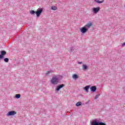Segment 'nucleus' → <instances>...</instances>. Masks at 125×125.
<instances>
[{"mask_svg":"<svg viewBox=\"0 0 125 125\" xmlns=\"http://www.w3.org/2000/svg\"><path fill=\"white\" fill-rule=\"evenodd\" d=\"M72 78H73V79H74L75 80H77V79L79 78V76L77 74H73Z\"/></svg>","mask_w":125,"mask_h":125,"instance_id":"nucleus-12","label":"nucleus"},{"mask_svg":"<svg viewBox=\"0 0 125 125\" xmlns=\"http://www.w3.org/2000/svg\"><path fill=\"white\" fill-rule=\"evenodd\" d=\"M17 114V112L14 110H12L10 111H9L8 113L7 114V116H14V115H16Z\"/></svg>","mask_w":125,"mask_h":125,"instance_id":"nucleus-3","label":"nucleus"},{"mask_svg":"<svg viewBox=\"0 0 125 125\" xmlns=\"http://www.w3.org/2000/svg\"><path fill=\"white\" fill-rule=\"evenodd\" d=\"M87 28H86L85 26H84L80 29V31L81 32H82L83 34H84L85 33H86L87 32Z\"/></svg>","mask_w":125,"mask_h":125,"instance_id":"nucleus-5","label":"nucleus"},{"mask_svg":"<svg viewBox=\"0 0 125 125\" xmlns=\"http://www.w3.org/2000/svg\"><path fill=\"white\" fill-rule=\"evenodd\" d=\"M89 87H90V85H86L84 87V90H85L86 92H88V89H89Z\"/></svg>","mask_w":125,"mask_h":125,"instance_id":"nucleus-11","label":"nucleus"},{"mask_svg":"<svg viewBox=\"0 0 125 125\" xmlns=\"http://www.w3.org/2000/svg\"><path fill=\"white\" fill-rule=\"evenodd\" d=\"M96 89H97L96 86H92L90 87V90L92 92H95V91H96Z\"/></svg>","mask_w":125,"mask_h":125,"instance_id":"nucleus-8","label":"nucleus"},{"mask_svg":"<svg viewBox=\"0 0 125 125\" xmlns=\"http://www.w3.org/2000/svg\"><path fill=\"white\" fill-rule=\"evenodd\" d=\"M51 8L52 10H57V7H56L55 6H52Z\"/></svg>","mask_w":125,"mask_h":125,"instance_id":"nucleus-14","label":"nucleus"},{"mask_svg":"<svg viewBox=\"0 0 125 125\" xmlns=\"http://www.w3.org/2000/svg\"><path fill=\"white\" fill-rule=\"evenodd\" d=\"M78 64H83V62H78Z\"/></svg>","mask_w":125,"mask_h":125,"instance_id":"nucleus-25","label":"nucleus"},{"mask_svg":"<svg viewBox=\"0 0 125 125\" xmlns=\"http://www.w3.org/2000/svg\"><path fill=\"white\" fill-rule=\"evenodd\" d=\"M92 26V23L89 22L87 23L86 25H85L84 27L87 28V29H89V28H90V27H91Z\"/></svg>","mask_w":125,"mask_h":125,"instance_id":"nucleus-9","label":"nucleus"},{"mask_svg":"<svg viewBox=\"0 0 125 125\" xmlns=\"http://www.w3.org/2000/svg\"><path fill=\"white\" fill-rule=\"evenodd\" d=\"M81 105H82V102H79L77 103V104H76V106L77 107H79V106H81Z\"/></svg>","mask_w":125,"mask_h":125,"instance_id":"nucleus-15","label":"nucleus"},{"mask_svg":"<svg viewBox=\"0 0 125 125\" xmlns=\"http://www.w3.org/2000/svg\"><path fill=\"white\" fill-rule=\"evenodd\" d=\"M82 69L83 71H86L87 69H88V67L86 64H83L82 65Z\"/></svg>","mask_w":125,"mask_h":125,"instance_id":"nucleus-10","label":"nucleus"},{"mask_svg":"<svg viewBox=\"0 0 125 125\" xmlns=\"http://www.w3.org/2000/svg\"><path fill=\"white\" fill-rule=\"evenodd\" d=\"M58 83H59V79L57 77H53L51 80V83L54 85H56L57 84H58Z\"/></svg>","mask_w":125,"mask_h":125,"instance_id":"nucleus-2","label":"nucleus"},{"mask_svg":"<svg viewBox=\"0 0 125 125\" xmlns=\"http://www.w3.org/2000/svg\"><path fill=\"white\" fill-rule=\"evenodd\" d=\"M59 86V87L61 88H62V87H64V86H65V84H60V85H58Z\"/></svg>","mask_w":125,"mask_h":125,"instance_id":"nucleus-19","label":"nucleus"},{"mask_svg":"<svg viewBox=\"0 0 125 125\" xmlns=\"http://www.w3.org/2000/svg\"><path fill=\"white\" fill-rule=\"evenodd\" d=\"M98 96H100V94L96 95L95 97V99H97V98H98Z\"/></svg>","mask_w":125,"mask_h":125,"instance_id":"nucleus-22","label":"nucleus"},{"mask_svg":"<svg viewBox=\"0 0 125 125\" xmlns=\"http://www.w3.org/2000/svg\"><path fill=\"white\" fill-rule=\"evenodd\" d=\"M93 12H94V13H95V14H96V13H97L99 10H100V7H94L92 9Z\"/></svg>","mask_w":125,"mask_h":125,"instance_id":"nucleus-6","label":"nucleus"},{"mask_svg":"<svg viewBox=\"0 0 125 125\" xmlns=\"http://www.w3.org/2000/svg\"><path fill=\"white\" fill-rule=\"evenodd\" d=\"M16 98H17V99H19V98H20V97H21V95L18 94H16L15 96Z\"/></svg>","mask_w":125,"mask_h":125,"instance_id":"nucleus-16","label":"nucleus"},{"mask_svg":"<svg viewBox=\"0 0 125 125\" xmlns=\"http://www.w3.org/2000/svg\"><path fill=\"white\" fill-rule=\"evenodd\" d=\"M4 61L6 63H8V61H9V59L7 58H5V59H4Z\"/></svg>","mask_w":125,"mask_h":125,"instance_id":"nucleus-18","label":"nucleus"},{"mask_svg":"<svg viewBox=\"0 0 125 125\" xmlns=\"http://www.w3.org/2000/svg\"><path fill=\"white\" fill-rule=\"evenodd\" d=\"M74 51V50H73V48H71L70 50L69 51V52H73Z\"/></svg>","mask_w":125,"mask_h":125,"instance_id":"nucleus-24","label":"nucleus"},{"mask_svg":"<svg viewBox=\"0 0 125 125\" xmlns=\"http://www.w3.org/2000/svg\"><path fill=\"white\" fill-rule=\"evenodd\" d=\"M60 89H61V88L59 87V86L58 85H57V87H56V90L57 91H59V90H60Z\"/></svg>","mask_w":125,"mask_h":125,"instance_id":"nucleus-20","label":"nucleus"},{"mask_svg":"<svg viewBox=\"0 0 125 125\" xmlns=\"http://www.w3.org/2000/svg\"><path fill=\"white\" fill-rule=\"evenodd\" d=\"M42 10H43V9L42 8H38L36 12L34 10H31L30 11V13H31L32 15L36 14L37 17H40L41 14L42 13Z\"/></svg>","mask_w":125,"mask_h":125,"instance_id":"nucleus-1","label":"nucleus"},{"mask_svg":"<svg viewBox=\"0 0 125 125\" xmlns=\"http://www.w3.org/2000/svg\"><path fill=\"white\" fill-rule=\"evenodd\" d=\"M1 54L0 55V59L4 58V55H6V52L4 50H2L0 52Z\"/></svg>","mask_w":125,"mask_h":125,"instance_id":"nucleus-4","label":"nucleus"},{"mask_svg":"<svg viewBox=\"0 0 125 125\" xmlns=\"http://www.w3.org/2000/svg\"><path fill=\"white\" fill-rule=\"evenodd\" d=\"M99 125H106V124L103 122H101L99 121Z\"/></svg>","mask_w":125,"mask_h":125,"instance_id":"nucleus-21","label":"nucleus"},{"mask_svg":"<svg viewBox=\"0 0 125 125\" xmlns=\"http://www.w3.org/2000/svg\"><path fill=\"white\" fill-rule=\"evenodd\" d=\"M96 2H97V3H103V2H104V0H103L102 1L98 0H96Z\"/></svg>","mask_w":125,"mask_h":125,"instance_id":"nucleus-17","label":"nucleus"},{"mask_svg":"<svg viewBox=\"0 0 125 125\" xmlns=\"http://www.w3.org/2000/svg\"><path fill=\"white\" fill-rule=\"evenodd\" d=\"M52 72H53L52 70H50L49 71H48L46 73V76H48V75H49V74L52 73Z\"/></svg>","mask_w":125,"mask_h":125,"instance_id":"nucleus-13","label":"nucleus"},{"mask_svg":"<svg viewBox=\"0 0 125 125\" xmlns=\"http://www.w3.org/2000/svg\"><path fill=\"white\" fill-rule=\"evenodd\" d=\"M122 47H124V46H125V42L122 44Z\"/></svg>","mask_w":125,"mask_h":125,"instance_id":"nucleus-23","label":"nucleus"},{"mask_svg":"<svg viewBox=\"0 0 125 125\" xmlns=\"http://www.w3.org/2000/svg\"><path fill=\"white\" fill-rule=\"evenodd\" d=\"M91 125H99V121H98L96 119L94 120L91 123Z\"/></svg>","mask_w":125,"mask_h":125,"instance_id":"nucleus-7","label":"nucleus"}]
</instances>
